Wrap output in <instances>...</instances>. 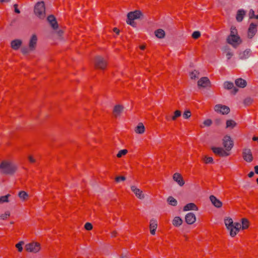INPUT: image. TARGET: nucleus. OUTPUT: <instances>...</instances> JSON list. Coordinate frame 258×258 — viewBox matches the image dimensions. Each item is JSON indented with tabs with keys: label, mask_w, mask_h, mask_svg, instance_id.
<instances>
[{
	"label": "nucleus",
	"mask_w": 258,
	"mask_h": 258,
	"mask_svg": "<svg viewBox=\"0 0 258 258\" xmlns=\"http://www.w3.org/2000/svg\"><path fill=\"white\" fill-rule=\"evenodd\" d=\"M224 223L231 237H234L241 229V224L238 222L233 223L232 219L230 218H225Z\"/></svg>",
	"instance_id": "obj_1"
},
{
	"label": "nucleus",
	"mask_w": 258,
	"mask_h": 258,
	"mask_svg": "<svg viewBox=\"0 0 258 258\" xmlns=\"http://www.w3.org/2000/svg\"><path fill=\"white\" fill-rule=\"evenodd\" d=\"M17 170L16 166L11 161H3L0 164L1 172L4 174H12Z\"/></svg>",
	"instance_id": "obj_2"
},
{
	"label": "nucleus",
	"mask_w": 258,
	"mask_h": 258,
	"mask_svg": "<svg viewBox=\"0 0 258 258\" xmlns=\"http://www.w3.org/2000/svg\"><path fill=\"white\" fill-rule=\"evenodd\" d=\"M34 13L40 19L45 17V8L43 2H38L34 7Z\"/></svg>",
	"instance_id": "obj_3"
},
{
	"label": "nucleus",
	"mask_w": 258,
	"mask_h": 258,
	"mask_svg": "<svg viewBox=\"0 0 258 258\" xmlns=\"http://www.w3.org/2000/svg\"><path fill=\"white\" fill-rule=\"evenodd\" d=\"M141 15L142 13L140 11L130 12L127 14L126 23L132 26H135L136 23L134 22V20L140 18Z\"/></svg>",
	"instance_id": "obj_4"
},
{
	"label": "nucleus",
	"mask_w": 258,
	"mask_h": 258,
	"mask_svg": "<svg viewBox=\"0 0 258 258\" xmlns=\"http://www.w3.org/2000/svg\"><path fill=\"white\" fill-rule=\"evenodd\" d=\"M107 61L103 57L97 56L95 59V67L97 69L104 70L107 66Z\"/></svg>",
	"instance_id": "obj_5"
},
{
	"label": "nucleus",
	"mask_w": 258,
	"mask_h": 258,
	"mask_svg": "<svg viewBox=\"0 0 258 258\" xmlns=\"http://www.w3.org/2000/svg\"><path fill=\"white\" fill-rule=\"evenodd\" d=\"M26 250L28 252L36 253L40 249V245L37 242L28 243L25 246Z\"/></svg>",
	"instance_id": "obj_6"
},
{
	"label": "nucleus",
	"mask_w": 258,
	"mask_h": 258,
	"mask_svg": "<svg viewBox=\"0 0 258 258\" xmlns=\"http://www.w3.org/2000/svg\"><path fill=\"white\" fill-rule=\"evenodd\" d=\"M212 150L214 154L220 157H227L230 154L229 151L221 147H212Z\"/></svg>",
	"instance_id": "obj_7"
},
{
	"label": "nucleus",
	"mask_w": 258,
	"mask_h": 258,
	"mask_svg": "<svg viewBox=\"0 0 258 258\" xmlns=\"http://www.w3.org/2000/svg\"><path fill=\"white\" fill-rule=\"evenodd\" d=\"M223 145L225 149L229 152L233 147V142L229 136H225L223 139Z\"/></svg>",
	"instance_id": "obj_8"
},
{
	"label": "nucleus",
	"mask_w": 258,
	"mask_h": 258,
	"mask_svg": "<svg viewBox=\"0 0 258 258\" xmlns=\"http://www.w3.org/2000/svg\"><path fill=\"white\" fill-rule=\"evenodd\" d=\"M214 110L217 113L222 114H227L230 111V109L228 106L221 104L216 105L214 107Z\"/></svg>",
	"instance_id": "obj_9"
},
{
	"label": "nucleus",
	"mask_w": 258,
	"mask_h": 258,
	"mask_svg": "<svg viewBox=\"0 0 258 258\" xmlns=\"http://www.w3.org/2000/svg\"><path fill=\"white\" fill-rule=\"evenodd\" d=\"M227 40L228 43L234 47H236L241 42V40L238 35L233 36L231 38V37H228Z\"/></svg>",
	"instance_id": "obj_10"
},
{
	"label": "nucleus",
	"mask_w": 258,
	"mask_h": 258,
	"mask_svg": "<svg viewBox=\"0 0 258 258\" xmlns=\"http://www.w3.org/2000/svg\"><path fill=\"white\" fill-rule=\"evenodd\" d=\"M132 191L135 195L136 197L140 200H143L145 198V195L143 191L137 187L135 185H132L131 186Z\"/></svg>",
	"instance_id": "obj_11"
},
{
	"label": "nucleus",
	"mask_w": 258,
	"mask_h": 258,
	"mask_svg": "<svg viewBox=\"0 0 258 258\" xmlns=\"http://www.w3.org/2000/svg\"><path fill=\"white\" fill-rule=\"evenodd\" d=\"M243 158L245 161L250 162L253 160L252 155L249 149H244L242 152Z\"/></svg>",
	"instance_id": "obj_12"
},
{
	"label": "nucleus",
	"mask_w": 258,
	"mask_h": 258,
	"mask_svg": "<svg viewBox=\"0 0 258 258\" xmlns=\"http://www.w3.org/2000/svg\"><path fill=\"white\" fill-rule=\"evenodd\" d=\"M199 87L206 88L210 86V81L207 77H203L198 82Z\"/></svg>",
	"instance_id": "obj_13"
},
{
	"label": "nucleus",
	"mask_w": 258,
	"mask_h": 258,
	"mask_svg": "<svg viewBox=\"0 0 258 258\" xmlns=\"http://www.w3.org/2000/svg\"><path fill=\"white\" fill-rule=\"evenodd\" d=\"M185 220L188 224H192L196 222V216L192 213H188L185 216Z\"/></svg>",
	"instance_id": "obj_14"
},
{
	"label": "nucleus",
	"mask_w": 258,
	"mask_h": 258,
	"mask_svg": "<svg viewBox=\"0 0 258 258\" xmlns=\"http://www.w3.org/2000/svg\"><path fill=\"white\" fill-rule=\"evenodd\" d=\"M173 179L180 186H182L184 184V181L181 175L179 173H174L173 175Z\"/></svg>",
	"instance_id": "obj_15"
},
{
	"label": "nucleus",
	"mask_w": 258,
	"mask_h": 258,
	"mask_svg": "<svg viewBox=\"0 0 258 258\" xmlns=\"http://www.w3.org/2000/svg\"><path fill=\"white\" fill-rule=\"evenodd\" d=\"M257 31L256 25L254 23H251L248 30V37L252 38L255 34Z\"/></svg>",
	"instance_id": "obj_16"
},
{
	"label": "nucleus",
	"mask_w": 258,
	"mask_h": 258,
	"mask_svg": "<svg viewBox=\"0 0 258 258\" xmlns=\"http://www.w3.org/2000/svg\"><path fill=\"white\" fill-rule=\"evenodd\" d=\"M157 228V221L154 219L150 220V230L152 235H155L156 229Z\"/></svg>",
	"instance_id": "obj_17"
},
{
	"label": "nucleus",
	"mask_w": 258,
	"mask_h": 258,
	"mask_svg": "<svg viewBox=\"0 0 258 258\" xmlns=\"http://www.w3.org/2000/svg\"><path fill=\"white\" fill-rule=\"evenodd\" d=\"M123 107L120 105H117L114 106L113 114L115 117H119L123 111Z\"/></svg>",
	"instance_id": "obj_18"
},
{
	"label": "nucleus",
	"mask_w": 258,
	"mask_h": 258,
	"mask_svg": "<svg viewBox=\"0 0 258 258\" xmlns=\"http://www.w3.org/2000/svg\"><path fill=\"white\" fill-rule=\"evenodd\" d=\"M37 41V38L35 35H33L30 39L29 47V49L33 50L35 49Z\"/></svg>",
	"instance_id": "obj_19"
},
{
	"label": "nucleus",
	"mask_w": 258,
	"mask_h": 258,
	"mask_svg": "<svg viewBox=\"0 0 258 258\" xmlns=\"http://www.w3.org/2000/svg\"><path fill=\"white\" fill-rule=\"evenodd\" d=\"M47 21L49 22L53 29H56L58 28L57 23L55 17L53 15L49 16L47 17Z\"/></svg>",
	"instance_id": "obj_20"
},
{
	"label": "nucleus",
	"mask_w": 258,
	"mask_h": 258,
	"mask_svg": "<svg viewBox=\"0 0 258 258\" xmlns=\"http://www.w3.org/2000/svg\"><path fill=\"white\" fill-rule=\"evenodd\" d=\"M210 200L215 207L217 208H220L222 207V202L217 199L214 196H211L210 197Z\"/></svg>",
	"instance_id": "obj_21"
},
{
	"label": "nucleus",
	"mask_w": 258,
	"mask_h": 258,
	"mask_svg": "<svg viewBox=\"0 0 258 258\" xmlns=\"http://www.w3.org/2000/svg\"><path fill=\"white\" fill-rule=\"evenodd\" d=\"M183 211L190 210L198 211V208L194 203H189L186 204L183 208Z\"/></svg>",
	"instance_id": "obj_22"
},
{
	"label": "nucleus",
	"mask_w": 258,
	"mask_h": 258,
	"mask_svg": "<svg viewBox=\"0 0 258 258\" xmlns=\"http://www.w3.org/2000/svg\"><path fill=\"white\" fill-rule=\"evenodd\" d=\"M235 83L237 86L240 88H244L247 84L246 81L241 78H238L235 81Z\"/></svg>",
	"instance_id": "obj_23"
},
{
	"label": "nucleus",
	"mask_w": 258,
	"mask_h": 258,
	"mask_svg": "<svg viewBox=\"0 0 258 258\" xmlns=\"http://www.w3.org/2000/svg\"><path fill=\"white\" fill-rule=\"evenodd\" d=\"M145 126L142 123H139L135 129V132L137 134H142L145 132Z\"/></svg>",
	"instance_id": "obj_24"
},
{
	"label": "nucleus",
	"mask_w": 258,
	"mask_h": 258,
	"mask_svg": "<svg viewBox=\"0 0 258 258\" xmlns=\"http://www.w3.org/2000/svg\"><path fill=\"white\" fill-rule=\"evenodd\" d=\"M22 44V41L20 40L16 39L12 41L11 47L15 50H17L19 48Z\"/></svg>",
	"instance_id": "obj_25"
},
{
	"label": "nucleus",
	"mask_w": 258,
	"mask_h": 258,
	"mask_svg": "<svg viewBox=\"0 0 258 258\" xmlns=\"http://www.w3.org/2000/svg\"><path fill=\"white\" fill-rule=\"evenodd\" d=\"M245 15V12L243 10H239L238 11L236 15V20L238 22H241L242 21L244 16Z\"/></svg>",
	"instance_id": "obj_26"
},
{
	"label": "nucleus",
	"mask_w": 258,
	"mask_h": 258,
	"mask_svg": "<svg viewBox=\"0 0 258 258\" xmlns=\"http://www.w3.org/2000/svg\"><path fill=\"white\" fill-rule=\"evenodd\" d=\"M182 220L178 216L175 217L172 220V224L175 227H179L182 224Z\"/></svg>",
	"instance_id": "obj_27"
},
{
	"label": "nucleus",
	"mask_w": 258,
	"mask_h": 258,
	"mask_svg": "<svg viewBox=\"0 0 258 258\" xmlns=\"http://www.w3.org/2000/svg\"><path fill=\"white\" fill-rule=\"evenodd\" d=\"M249 225V221L246 218H242L241 219V228L243 230L246 229L248 228Z\"/></svg>",
	"instance_id": "obj_28"
},
{
	"label": "nucleus",
	"mask_w": 258,
	"mask_h": 258,
	"mask_svg": "<svg viewBox=\"0 0 258 258\" xmlns=\"http://www.w3.org/2000/svg\"><path fill=\"white\" fill-rule=\"evenodd\" d=\"M155 36L159 38H163L165 37V32L163 29H159L155 31Z\"/></svg>",
	"instance_id": "obj_29"
},
{
	"label": "nucleus",
	"mask_w": 258,
	"mask_h": 258,
	"mask_svg": "<svg viewBox=\"0 0 258 258\" xmlns=\"http://www.w3.org/2000/svg\"><path fill=\"white\" fill-rule=\"evenodd\" d=\"M19 197L22 201H26L29 197L28 194L24 191H21L18 194Z\"/></svg>",
	"instance_id": "obj_30"
},
{
	"label": "nucleus",
	"mask_w": 258,
	"mask_h": 258,
	"mask_svg": "<svg viewBox=\"0 0 258 258\" xmlns=\"http://www.w3.org/2000/svg\"><path fill=\"white\" fill-rule=\"evenodd\" d=\"M168 204L173 206H176L177 204V202L175 199L172 197H169L167 199Z\"/></svg>",
	"instance_id": "obj_31"
},
{
	"label": "nucleus",
	"mask_w": 258,
	"mask_h": 258,
	"mask_svg": "<svg viewBox=\"0 0 258 258\" xmlns=\"http://www.w3.org/2000/svg\"><path fill=\"white\" fill-rule=\"evenodd\" d=\"M236 125V123L233 120L230 119L226 121V128H233Z\"/></svg>",
	"instance_id": "obj_32"
},
{
	"label": "nucleus",
	"mask_w": 258,
	"mask_h": 258,
	"mask_svg": "<svg viewBox=\"0 0 258 258\" xmlns=\"http://www.w3.org/2000/svg\"><path fill=\"white\" fill-rule=\"evenodd\" d=\"M249 55V51L248 50H245L239 54V58L241 59L247 58Z\"/></svg>",
	"instance_id": "obj_33"
},
{
	"label": "nucleus",
	"mask_w": 258,
	"mask_h": 258,
	"mask_svg": "<svg viewBox=\"0 0 258 258\" xmlns=\"http://www.w3.org/2000/svg\"><path fill=\"white\" fill-rule=\"evenodd\" d=\"M238 35L237 30L235 27L232 26L230 29V34L228 37L231 38L233 36Z\"/></svg>",
	"instance_id": "obj_34"
},
{
	"label": "nucleus",
	"mask_w": 258,
	"mask_h": 258,
	"mask_svg": "<svg viewBox=\"0 0 258 258\" xmlns=\"http://www.w3.org/2000/svg\"><path fill=\"white\" fill-rule=\"evenodd\" d=\"M128 151L126 149H123L120 150L116 155L117 158H121V157L125 155Z\"/></svg>",
	"instance_id": "obj_35"
},
{
	"label": "nucleus",
	"mask_w": 258,
	"mask_h": 258,
	"mask_svg": "<svg viewBox=\"0 0 258 258\" xmlns=\"http://www.w3.org/2000/svg\"><path fill=\"white\" fill-rule=\"evenodd\" d=\"M10 197V194H8L5 196H2L0 197V204L4 203L9 202V198Z\"/></svg>",
	"instance_id": "obj_36"
},
{
	"label": "nucleus",
	"mask_w": 258,
	"mask_h": 258,
	"mask_svg": "<svg viewBox=\"0 0 258 258\" xmlns=\"http://www.w3.org/2000/svg\"><path fill=\"white\" fill-rule=\"evenodd\" d=\"M199 77V73L196 70L192 72L190 74V77L191 79H196L197 78H198Z\"/></svg>",
	"instance_id": "obj_37"
},
{
	"label": "nucleus",
	"mask_w": 258,
	"mask_h": 258,
	"mask_svg": "<svg viewBox=\"0 0 258 258\" xmlns=\"http://www.w3.org/2000/svg\"><path fill=\"white\" fill-rule=\"evenodd\" d=\"M234 85L233 83L230 82H225L224 83V87L226 89H231L233 87Z\"/></svg>",
	"instance_id": "obj_38"
},
{
	"label": "nucleus",
	"mask_w": 258,
	"mask_h": 258,
	"mask_svg": "<svg viewBox=\"0 0 258 258\" xmlns=\"http://www.w3.org/2000/svg\"><path fill=\"white\" fill-rule=\"evenodd\" d=\"M181 113L180 110H177L174 112V115L172 117V120H175L176 118L181 116Z\"/></svg>",
	"instance_id": "obj_39"
},
{
	"label": "nucleus",
	"mask_w": 258,
	"mask_h": 258,
	"mask_svg": "<svg viewBox=\"0 0 258 258\" xmlns=\"http://www.w3.org/2000/svg\"><path fill=\"white\" fill-rule=\"evenodd\" d=\"M203 161L206 164L212 163L213 159L212 157L205 156L203 158Z\"/></svg>",
	"instance_id": "obj_40"
},
{
	"label": "nucleus",
	"mask_w": 258,
	"mask_h": 258,
	"mask_svg": "<svg viewBox=\"0 0 258 258\" xmlns=\"http://www.w3.org/2000/svg\"><path fill=\"white\" fill-rule=\"evenodd\" d=\"M24 244L23 241H20L19 243L16 244V247L18 249V251L19 252H21L23 250V247L22 245Z\"/></svg>",
	"instance_id": "obj_41"
},
{
	"label": "nucleus",
	"mask_w": 258,
	"mask_h": 258,
	"mask_svg": "<svg viewBox=\"0 0 258 258\" xmlns=\"http://www.w3.org/2000/svg\"><path fill=\"white\" fill-rule=\"evenodd\" d=\"M10 216L9 212L7 211L5 214H2L0 216V218L2 220H5L7 219Z\"/></svg>",
	"instance_id": "obj_42"
},
{
	"label": "nucleus",
	"mask_w": 258,
	"mask_h": 258,
	"mask_svg": "<svg viewBox=\"0 0 258 258\" xmlns=\"http://www.w3.org/2000/svg\"><path fill=\"white\" fill-rule=\"evenodd\" d=\"M191 116V112L189 110H186L184 111V112L183 114V117L184 119H187L189 118Z\"/></svg>",
	"instance_id": "obj_43"
},
{
	"label": "nucleus",
	"mask_w": 258,
	"mask_h": 258,
	"mask_svg": "<svg viewBox=\"0 0 258 258\" xmlns=\"http://www.w3.org/2000/svg\"><path fill=\"white\" fill-rule=\"evenodd\" d=\"M201 36V33L199 31H195L192 34V37L194 39H197Z\"/></svg>",
	"instance_id": "obj_44"
},
{
	"label": "nucleus",
	"mask_w": 258,
	"mask_h": 258,
	"mask_svg": "<svg viewBox=\"0 0 258 258\" xmlns=\"http://www.w3.org/2000/svg\"><path fill=\"white\" fill-rule=\"evenodd\" d=\"M212 120L210 119H208L204 121L203 124L205 126H209L212 124Z\"/></svg>",
	"instance_id": "obj_45"
},
{
	"label": "nucleus",
	"mask_w": 258,
	"mask_h": 258,
	"mask_svg": "<svg viewBox=\"0 0 258 258\" xmlns=\"http://www.w3.org/2000/svg\"><path fill=\"white\" fill-rule=\"evenodd\" d=\"M84 227L87 230H91L93 228L92 225L88 222L85 224Z\"/></svg>",
	"instance_id": "obj_46"
},
{
	"label": "nucleus",
	"mask_w": 258,
	"mask_h": 258,
	"mask_svg": "<svg viewBox=\"0 0 258 258\" xmlns=\"http://www.w3.org/2000/svg\"><path fill=\"white\" fill-rule=\"evenodd\" d=\"M115 179L116 182H118L120 181H124L125 180V177L123 176H117L115 177Z\"/></svg>",
	"instance_id": "obj_47"
},
{
	"label": "nucleus",
	"mask_w": 258,
	"mask_h": 258,
	"mask_svg": "<svg viewBox=\"0 0 258 258\" xmlns=\"http://www.w3.org/2000/svg\"><path fill=\"white\" fill-rule=\"evenodd\" d=\"M226 57L228 60L230 59L231 57L233 56V53L231 52L230 51H227L226 52Z\"/></svg>",
	"instance_id": "obj_48"
},
{
	"label": "nucleus",
	"mask_w": 258,
	"mask_h": 258,
	"mask_svg": "<svg viewBox=\"0 0 258 258\" xmlns=\"http://www.w3.org/2000/svg\"><path fill=\"white\" fill-rule=\"evenodd\" d=\"M18 5L17 4H15L14 5L15 12L17 14H19L20 13V11L18 9Z\"/></svg>",
	"instance_id": "obj_49"
},
{
	"label": "nucleus",
	"mask_w": 258,
	"mask_h": 258,
	"mask_svg": "<svg viewBox=\"0 0 258 258\" xmlns=\"http://www.w3.org/2000/svg\"><path fill=\"white\" fill-rule=\"evenodd\" d=\"M28 159L30 162L33 163L35 162V159L31 156H29L28 157Z\"/></svg>",
	"instance_id": "obj_50"
},
{
	"label": "nucleus",
	"mask_w": 258,
	"mask_h": 258,
	"mask_svg": "<svg viewBox=\"0 0 258 258\" xmlns=\"http://www.w3.org/2000/svg\"><path fill=\"white\" fill-rule=\"evenodd\" d=\"M116 235H117V232H116V231H112V232L111 233V236L112 237H115V236H116Z\"/></svg>",
	"instance_id": "obj_51"
},
{
	"label": "nucleus",
	"mask_w": 258,
	"mask_h": 258,
	"mask_svg": "<svg viewBox=\"0 0 258 258\" xmlns=\"http://www.w3.org/2000/svg\"><path fill=\"white\" fill-rule=\"evenodd\" d=\"M21 51L23 53L25 54L28 52L27 48H22Z\"/></svg>",
	"instance_id": "obj_52"
},
{
	"label": "nucleus",
	"mask_w": 258,
	"mask_h": 258,
	"mask_svg": "<svg viewBox=\"0 0 258 258\" xmlns=\"http://www.w3.org/2000/svg\"><path fill=\"white\" fill-rule=\"evenodd\" d=\"M113 31L117 34H118L119 33V30L116 28H113Z\"/></svg>",
	"instance_id": "obj_53"
},
{
	"label": "nucleus",
	"mask_w": 258,
	"mask_h": 258,
	"mask_svg": "<svg viewBox=\"0 0 258 258\" xmlns=\"http://www.w3.org/2000/svg\"><path fill=\"white\" fill-rule=\"evenodd\" d=\"M254 175V172L253 171H251L248 174V176L249 177H252Z\"/></svg>",
	"instance_id": "obj_54"
},
{
	"label": "nucleus",
	"mask_w": 258,
	"mask_h": 258,
	"mask_svg": "<svg viewBox=\"0 0 258 258\" xmlns=\"http://www.w3.org/2000/svg\"><path fill=\"white\" fill-rule=\"evenodd\" d=\"M254 171L255 173L258 174V166H255L254 167Z\"/></svg>",
	"instance_id": "obj_55"
},
{
	"label": "nucleus",
	"mask_w": 258,
	"mask_h": 258,
	"mask_svg": "<svg viewBox=\"0 0 258 258\" xmlns=\"http://www.w3.org/2000/svg\"><path fill=\"white\" fill-rule=\"evenodd\" d=\"M245 101V103H246V102H249V103H250V102H251V99H250V98H247V99H246L245 100V101Z\"/></svg>",
	"instance_id": "obj_56"
},
{
	"label": "nucleus",
	"mask_w": 258,
	"mask_h": 258,
	"mask_svg": "<svg viewBox=\"0 0 258 258\" xmlns=\"http://www.w3.org/2000/svg\"><path fill=\"white\" fill-rule=\"evenodd\" d=\"M140 48L141 50H143L145 49V45H141L140 46Z\"/></svg>",
	"instance_id": "obj_57"
},
{
	"label": "nucleus",
	"mask_w": 258,
	"mask_h": 258,
	"mask_svg": "<svg viewBox=\"0 0 258 258\" xmlns=\"http://www.w3.org/2000/svg\"><path fill=\"white\" fill-rule=\"evenodd\" d=\"M237 91H238V89H236V88H234L233 90V93L235 94Z\"/></svg>",
	"instance_id": "obj_58"
},
{
	"label": "nucleus",
	"mask_w": 258,
	"mask_h": 258,
	"mask_svg": "<svg viewBox=\"0 0 258 258\" xmlns=\"http://www.w3.org/2000/svg\"><path fill=\"white\" fill-rule=\"evenodd\" d=\"M10 0H0V3L8 2Z\"/></svg>",
	"instance_id": "obj_59"
},
{
	"label": "nucleus",
	"mask_w": 258,
	"mask_h": 258,
	"mask_svg": "<svg viewBox=\"0 0 258 258\" xmlns=\"http://www.w3.org/2000/svg\"><path fill=\"white\" fill-rule=\"evenodd\" d=\"M252 140L253 141H257L258 142V137H253Z\"/></svg>",
	"instance_id": "obj_60"
},
{
	"label": "nucleus",
	"mask_w": 258,
	"mask_h": 258,
	"mask_svg": "<svg viewBox=\"0 0 258 258\" xmlns=\"http://www.w3.org/2000/svg\"><path fill=\"white\" fill-rule=\"evenodd\" d=\"M121 258H127L126 256H122Z\"/></svg>",
	"instance_id": "obj_61"
},
{
	"label": "nucleus",
	"mask_w": 258,
	"mask_h": 258,
	"mask_svg": "<svg viewBox=\"0 0 258 258\" xmlns=\"http://www.w3.org/2000/svg\"><path fill=\"white\" fill-rule=\"evenodd\" d=\"M256 182H257V183L258 184V178L256 179Z\"/></svg>",
	"instance_id": "obj_62"
},
{
	"label": "nucleus",
	"mask_w": 258,
	"mask_h": 258,
	"mask_svg": "<svg viewBox=\"0 0 258 258\" xmlns=\"http://www.w3.org/2000/svg\"><path fill=\"white\" fill-rule=\"evenodd\" d=\"M167 120H168V118L167 117H166Z\"/></svg>",
	"instance_id": "obj_63"
}]
</instances>
